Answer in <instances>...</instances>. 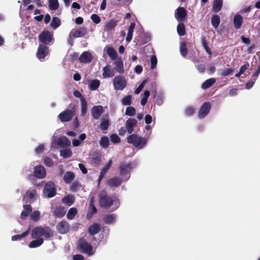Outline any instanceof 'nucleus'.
I'll return each instance as SVG.
<instances>
[{
    "label": "nucleus",
    "mask_w": 260,
    "mask_h": 260,
    "mask_svg": "<svg viewBox=\"0 0 260 260\" xmlns=\"http://www.w3.org/2000/svg\"><path fill=\"white\" fill-rule=\"evenodd\" d=\"M135 27V24L134 23H132L129 26L128 29V33L127 35L126 38V40L127 42H130L133 37V33L134 31V28Z\"/></svg>",
    "instance_id": "obj_37"
},
{
    "label": "nucleus",
    "mask_w": 260,
    "mask_h": 260,
    "mask_svg": "<svg viewBox=\"0 0 260 260\" xmlns=\"http://www.w3.org/2000/svg\"><path fill=\"white\" fill-rule=\"evenodd\" d=\"M102 76L104 78H108L113 77L115 75L114 69L112 68L110 64H107L103 69Z\"/></svg>",
    "instance_id": "obj_15"
},
{
    "label": "nucleus",
    "mask_w": 260,
    "mask_h": 260,
    "mask_svg": "<svg viewBox=\"0 0 260 260\" xmlns=\"http://www.w3.org/2000/svg\"><path fill=\"white\" fill-rule=\"evenodd\" d=\"M137 120L134 118H129L125 122V126L128 134H132L136 126Z\"/></svg>",
    "instance_id": "obj_17"
},
{
    "label": "nucleus",
    "mask_w": 260,
    "mask_h": 260,
    "mask_svg": "<svg viewBox=\"0 0 260 260\" xmlns=\"http://www.w3.org/2000/svg\"><path fill=\"white\" fill-rule=\"evenodd\" d=\"M74 197L71 195L67 196L62 199V202L69 206H71L74 203Z\"/></svg>",
    "instance_id": "obj_38"
},
{
    "label": "nucleus",
    "mask_w": 260,
    "mask_h": 260,
    "mask_svg": "<svg viewBox=\"0 0 260 260\" xmlns=\"http://www.w3.org/2000/svg\"><path fill=\"white\" fill-rule=\"evenodd\" d=\"M216 80L214 78H210L206 80L202 85L203 89H207L210 87L215 82Z\"/></svg>",
    "instance_id": "obj_36"
},
{
    "label": "nucleus",
    "mask_w": 260,
    "mask_h": 260,
    "mask_svg": "<svg viewBox=\"0 0 260 260\" xmlns=\"http://www.w3.org/2000/svg\"><path fill=\"white\" fill-rule=\"evenodd\" d=\"M37 195L36 191L35 189H30L26 192L23 200L26 202H32L36 200Z\"/></svg>",
    "instance_id": "obj_18"
},
{
    "label": "nucleus",
    "mask_w": 260,
    "mask_h": 260,
    "mask_svg": "<svg viewBox=\"0 0 260 260\" xmlns=\"http://www.w3.org/2000/svg\"><path fill=\"white\" fill-rule=\"evenodd\" d=\"M44 149V146L43 145H39L36 149L37 153H40L43 152Z\"/></svg>",
    "instance_id": "obj_63"
},
{
    "label": "nucleus",
    "mask_w": 260,
    "mask_h": 260,
    "mask_svg": "<svg viewBox=\"0 0 260 260\" xmlns=\"http://www.w3.org/2000/svg\"><path fill=\"white\" fill-rule=\"evenodd\" d=\"M243 22V17L239 14H236L233 18V24L235 29H240Z\"/></svg>",
    "instance_id": "obj_20"
},
{
    "label": "nucleus",
    "mask_w": 260,
    "mask_h": 260,
    "mask_svg": "<svg viewBox=\"0 0 260 260\" xmlns=\"http://www.w3.org/2000/svg\"><path fill=\"white\" fill-rule=\"evenodd\" d=\"M44 164L48 167H51L54 165V162L52 159L48 157H45L43 158Z\"/></svg>",
    "instance_id": "obj_52"
},
{
    "label": "nucleus",
    "mask_w": 260,
    "mask_h": 260,
    "mask_svg": "<svg viewBox=\"0 0 260 260\" xmlns=\"http://www.w3.org/2000/svg\"><path fill=\"white\" fill-rule=\"evenodd\" d=\"M180 51L182 56L185 57L187 53L186 44L185 42H182L180 45Z\"/></svg>",
    "instance_id": "obj_40"
},
{
    "label": "nucleus",
    "mask_w": 260,
    "mask_h": 260,
    "mask_svg": "<svg viewBox=\"0 0 260 260\" xmlns=\"http://www.w3.org/2000/svg\"><path fill=\"white\" fill-rule=\"evenodd\" d=\"M56 189L55 184L52 181H48L45 183L43 191V196L45 198H50L55 196Z\"/></svg>",
    "instance_id": "obj_6"
},
{
    "label": "nucleus",
    "mask_w": 260,
    "mask_h": 260,
    "mask_svg": "<svg viewBox=\"0 0 260 260\" xmlns=\"http://www.w3.org/2000/svg\"><path fill=\"white\" fill-rule=\"evenodd\" d=\"M145 121L146 124H149L152 122V117L150 115H147L145 118Z\"/></svg>",
    "instance_id": "obj_64"
},
{
    "label": "nucleus",
    "mask_w": 260,
    "mask_h": 260,
    "mask_svg": "<svg viewBox=\"0 0 260 260\" xmlns=\"http://www.w3.org/2000/svg\"><path fill=\"white\" fill-rule=\"evenodd\" d=\"M132 96L130 95H126L121 100L122 105L127 106L130 105L131 104Z\"/></svg>",
    "instance_id": "obj_51"
},
{
    "label": "nucleus",
    "mask_w": 260,
    "mask_h": 260,
    "mask_svg": "<svg viewBox=\"0 0 260 260\" xmlns=\"http://www.w3.org/2000/svg\"><path fill=\"white\" fill-rule=\"evenodd\" d=\"M210 108H211V105H210V103H209V102L204 103L199 111V113H198L199 118L200 119L204 118L209 112Z\"/></svg>",
    "instance_id": "obj_11"
},
{
    "label": "nucleus",
    "mask_w": 260,
    "mask_h": 260,
    "mask_svg": "<svg viewBox=\"0 0 260 260\" xmlns=\"http://www.w3.org/2000/svg\"><path fill=\"white\" fill-rule=\"evenodd\" d=\"M81 115L84 116L87 111V103L84 98H81Z\"/></svg>",
    "instance_id": "obj_27"
},
{
    "label": "nucleus",
    "mask_w": 260,
    "mask_h": 260,
    "mask_svg": "<svg viewBox=\"0 0 260 260\" xmlns=\"http://www.w3.org/2000/svg\"><path fill=\"white\" fill-rule=\"evenodd\" d=\"M86 238L87 239L82 238L79 240L78 247L82 252L86 253L88 255H92L94 253L95 247L98 244L93 243L94 240L89 241V237Z\"/></svg>",
    "instance_id": "obj_3"
},
{
    "label": "nucleus",
    "mask_w": 260,
    "mask_h": 260,
    "mask_svg": "<svg viewBox=\"0 0 260 260\" xmlns=\"http://www.w3.org/2000/svg\"><path fill=\"white\" fill-rule=\"evenodd\" d=\"M37 239L32 241L28 246L30 248H36L41 246L44 242V239L42 238H37Z\"/></svg>",
    "instance_id": "obj_28"
},
{
    "label": "nucleus",
    "mask_w": 260,
    "mask_h": 260,
    "mask_svg": "<svg viewBox=\"0 0 260 260\" xmlns=\"http://www.w3.org/2000/svg\"><path fill=\"white\" fill-rule=\"evenodd\" d=\"M100 81L98 79L92 80L89 83V88L91 90H96L100 85Z\"/></svg>",
    "instance_id": "obj_35"
},
{
    "label": "nucleus",
    "mask_w": 260,
    "mask_h": 260,
    "mask_svg": "<svg viewBox=\"0 0 260 260\" xmlns=\"http://www.w3.org/2000/svg\"><path fill=\"white\" fill-rule=\"evenodd\" d=\"M147 80H144L143 81V82L140 84V85L139 86V87L135 90V92L136 94H139L142 89L144 88L145 84L147 83Z\"/></svg>",
    "instance_id": "obj_55"
},
{
    "label": "nucleus",
    "mask_w": 260,
    "mask_h": 260,
    "mask_svg": "<svg viewBox=\"0 0 260 260\" xmlns=\"http://www.w3.org/2000/svg\"><path fill=\"white\" fill-rule=\"evenodd\" d=\"M222 6V0H214L212 9L215 12H219Z\"/></svg>",
    "instance_id": "obj_33"
},
{
    "label": "nucleus",
    "mask_w": 260,
    "mask_h": 260,
    "mask_svg": "<svg viewBox=\"0 0 260 260\" xmlns=\"http://www.w3.org/2000/svg\"><path fill=\"white\" fill-rule=\"evenodd\" d=\"M114 69L119 73L123 72V64L122 60L120 59H117L114 62Z\"/></svg>",
    "instance_id": "obj_25"
},
{
    "label": "nucleus",
    "mask_w": 260,
    "mask_h": 260,
    "mask_svg": "<svg viewBox=\"0 0 260 260\" xmlns=\"http://www.w3.org/2000/svg\"><path fill=\"white\" fill-rule=\"evenodd\" d=\"M112 164V161L111 159H110L107 164L102 169L101 171V173L103 174V175H105L107 173L108 170L109 169L110 167L111 166Z\"/></svg>",
    "instance_id": "obj_54"
},
{
    "label": "nucleus",
    "mask_w": 260,
    "mask_h": 260,
    "mask_svg": "<svg viewBox=\"0 0 260 260\" xmlns=\"http://www.w3.org/2000/svg\"><path fill=\"white\" fill-rule=\"evenodd\" d=\"M109 140L107 137H103L101 138L100 144L104 148H107L109 145Z\"/></svg>",
    "instance_id": "obj_47"
},
{
    "label": "nucleus",
    "mask_w": 260,
    "mask_h": 260,
    "mask_svg": "<svg viewBox=\"0 0 260 260\" xmlns=\"http://www.w3.org/2000/svg\"><path fill=\"white\" fill-rule=\"evenodd\" d=\"M202 46L206 50V52L211 55L212 54V52L208 46L207 41L204 39L202 40Z\"/></svg>",
    "instance_id": "obj_56"
},
{
    "label": "nucleus",
    "mask_w": 260,
    "mask_h": 260,
    "mask_svg": "<svg viewBox=\"0 0 260 260\" xmlns=\"http://www.w3.org/2000/svg\"><path fill=\"white\" fill-rule=\"evenodd\" d=\"M53 235V231L48 226H38L34 228L31 232L32 239L40 238L41 236L49 238L52 237Z\"/></svg>",
    "instance_id": "obj_4"
},
{
    "label": "nucleus",
    "mask_w": 260,
    "mask_h": 260,
    "mask_svg": "<svg viewBox=\"0 0 260 260\" xmlns=\"http://www.w3.org/2000/svg\"><path fill=\"white\" fill-rule=\"evenodd\" d=\"M60 153L61 156L66 158L72 156V152L70 149H64L61 150Z\"/></svg>",
    "instance_id": "obj_43"
},
{
    "label": "nucleus",
    "mask_w": 260,
    "mask_h": 260,
    "mask_svg": "<svg viewBox=\"0 0 260 260\" xmlns=\"http://www.w3.org/2000/svg\"><path fill=\"white\" fill-rule=\"evenodd\" d=\"M74 113L75 111L74 110H66L60 113L58 117L62 122L69 121L73 117Z\"/></svg>",
    "instance_id": "obj_10"
},
{
    "label": "nucleus",
    "mask_w": 260,
    "mask_h": 260,
    "mask_svg": "<svg viewBox=\"0 0 260 260\" xmlns=\"http://www.w3.org/2000/svg\"><path fill=\"white\" fill-rule=\"evenodd\" d=\"M30 230V226H29L28 228V229L25 232H23L22 234H20V235H14V236H12V240L15 241L21 240L22 238L26 237V236H27L28 235Z\"/></svg>",
    "instance_id": "obj_34"
},
{
    "label": "nucleus",
    "mask_w": 260,
    "mask_h": 260,
    "mask_svg": "<svg viewBox=\"0 0 260 260\" xmlns=\"http://www.w3.org/2000/svg\"><path fill=\"white\" fill-rule=\"evenodd\" d=\"M41 213L39 211H35L30 215L31 218L34 221H38L40 219Z\"/></svg>",
    "instance_id": "obj_53"
},
{
    "label": "nucleus",
    "mask_w": 260,
    "mask_h": 260,
    "mask_svg": "<svg viewBox=\"0 0 260 260\" xmlns=\"http://www.w3.org/2000/svg\"><path fill=\"white\" fill-rule=\"evenodd\" d=\"M177 32L180 36H184L185 34V26L183 23H180L177 26Z\"/></svg>",
    "instance_id": "obj_49"
},
{
    "label": "nucleus",
    "mask_w": 260,
    "mask_h": 260,
    "mask_svg": "<svg viewBox=\"0 0 260 260\" xmlns=\"http://www.w3.org/2000/svg\"><path fill=\"white\" fill-rule=\"evenodd\" d=\"M48 53V48L44 45H40L38 49L37 56L39 59H41L44 58Z\"/></svg>",
    "instance_id": "obj_16"
},
{
    "label": "nucleus",
    "mask_w": 260,
    "mask_h": 260,
    "mask_svg": "<svg viewBox=\"0 0 260 260\" xmlns=\"http://www.w3.org/2000/svg\"><path fill=\"white\" fill-rule=\"evenodd\" d=\"M31 207L30 205H23V210L21 214V217L22 219H24L28 214L31 212Z\"/></svg>",
    "instance_id": "obj_30"
},
{
    "label": "nucleus",
    "mask_w": 260,
    "mask_h": 260,
    "mask_svg": "<svg viewBox=\"0 0 260 260\" xmlns=\"http://www.w3.org/2000/svg\"><path fill=\"white\" fill-rule=\"evenodd\" d=\"M126 83L125 78L120 76H116L113 79L114 89L116 90H123L126 86Z\"/></svg>",
    "instance_id": "obj_7"
},
{
    "label": "nucleus",
    "mask_w": 260,
    "mask_h": 260,
    "mask_svg": "<svg viewBox=\"0 0 260 260\" xmlns=\"http://www.w3.org/2000/svg\"><path fill=\"white\" fill-rule=\"evenodd\" d=\"M92 59V56L90 52L85 51L81 55L79 60L80 62L84 63H89Z\"/></svg>",
    "instance_id": "obj_22"
},
{
    "label": "nucleus",
    "mask_w": 260,
    "mask_h": 260,
    "mask_svg": "<svg viewBox=\"0 0 260 260\" xmlns=\"http://www.w3.org/2000/svg\"><path fill=\"white\" fill-rule=\"evenodd\" d=\"M105 49L108 55L111 59L114 60L117 58V53L113 48L111 47H106Z\"/></svg>",
    "instance_id": "obj_26"
},
{
    "label": "nucleus",
    "mask_w": 260,
    "mask_h": 260,
    "mask_svg": "<svg viewBox=\"0 0 260 260\" xmlns=\"http://www.w3.org/2000/svg\"><path fill=\"white\" fill-rule=\"evenodd\" d=\"M111 141L114 143H118L120 141V138L116 134H113L110 137Z\"/></svg>",
    "instance_id": "obj_59"
},
{
    "label": "nucleus",
    "mask_w": 260,
    "mask_h": 260,
    "mask_svg": "<svg viewBox=\"0 0 260 260\" xmlns=\"http://www.w3.org/2000/svg\"><path fill=\"white\" fill-rule=\"evenodd\" d=\"M134 168L131 163H122L119 167L120 175L122 180L117 177H115L108 180L107 185L112 188L118 187L123 181H127L130 177V171Z\"/></svg>",
    "instance_id": "obj_1"
},
{
    "label": "nucleus",
    "mask_w": 260,
    "mask_h": 260,
    "mask_svg": "<svg viewBox=\"0 0 260 260\" xmlns=\"http://www.w3.org/2000/svg\"><path fill=\"white\" fill-rule=\"evenodd\" d=\"M220 23V18L219 17L216 15L212 16L211 18V24L212 26L216 28L218 27L219 24Z\"/></svg>",
    "instance_id": "obj_41"
},
{
    "label": "nucleus",
    "mask_w": 260,
    "mask_h": 260,
    "mask_svg": "<svg viewBox=\"0 0 260 260\" xmlns=\"http://www.w3.org/2000/svg\"><path fill=\"white\" fill-rule=\"evenodd\" d=\"M197 68L199 72L202 73H204L206 70V67L205 64H200L197 66Z\"/></svg>",
    "instance_id": "obj_61"
},
{
    "label": "nucleus",
    "mask_w": 260,
    "mask_h": 260,
    "mask_svg": "<svg viewBox=\"0 0 260 260\" xmlns=\"http://www.w3.org/2000/svg\"><path fill=\"white\" fill-rule=\"evenodd\" d=\"M127 141L128 143L134 145L136 147L141 149L146 144L147 139L137 135L132 134L127 137Z\"/></svg>",
    "instance_id": "obj_5"
},
{
    "label": "nucleus",
    "mask_w": 260,
    "mask_h": 260,
    "mask_svg": "<svg viewBox=\"0 0 260 260\" xmlns=\"http://www.w3.org/2000/svg\"><path fill=\"white\" fill-rule=\"evenodd\" d=\"M101 230V225L99 223H94L90 225L88 228V233L90 234L88 240H95L94 235L99 233Z\"/></svg>",
    "instance_id": "obj_8"
},
{
    "label": "nucleus",
    "mask_w": 260,
    "mask_h": 260,
    "mask_svg": "<svg viewBox=\"0 0 260 260\" xmlns=\"http://www.w3.org/2000/svg\"><path fill=\"white\" fill-rule=\"evenodd\" d=\"M49 7L51 10H56L59 7L58 0H49Z\"/></svg>",
    "instance_id": "obj_39"
},
{
    "label": "nucleus",
    "mask_w": 260,
    "mask_h": 260,
    "mask_svg": "<svg viewBox=\"0 0 260 260\" xmlns=\"http://www.w3.org/2000/svg\"><path fill=\"white\" fill-rule=\"evenodd\" d=\"M53 213L55 216L61 217L65 214L66 210L63 207H57L55 209Z\"/></svg>",
    "instance_id": "obj_31"
},
{
    "label": "nucleus",
    "mask_w": 260,
    "mask_h": 260,
    "mask_svg": "<svg viewBox=\"0 0 260 260\" xmlns=\"http://www.w3.org/2000/svg\"><path fill=\"white\" fill-rule=\"evenodd\" d=\"M99 204L102 207L109 208L112 206L113 210H116L119 206V200L115 197L107 195L105 190H102L99 194Z\"/></svg>",
    "instance_id": "obj_2"
},
{
    "label": "nucleus",
    "mask_w": 260,
    "mask_h": 260,
    "mask_svg": "<svg viewBox=\"0 0 260 260\" xmlns=\"http://www.w3.org/2000/svg\"><path fill=\"white\" fill-rule=\"evenodd\" d=\"M34 174L37 178L43 179L46 176V171L43 166L39 165L34 168Z\"/></svg>",
    "instance_id": "obj_12"
},
{
    "label": "nucleus",
    "mask_w": 260,
    "mask_h": 260,
    "mask_svg": "<svg viewBox=\"0 0 260 260\" xmlns=\"http://www.w3.org/2000/svg\"><path fill=\"white\" fill-rule=\"evenodd\" d=\"M90 18L92 21L94 22L95 24H98L101 21V19L100 17L96 14H93L91 15Z\"/></svg>",
    "instance_id": "obj_58"
},
{
    "label": "nucleus",
    "mask_w": 260,
    "mask_h": 260,
    "mask_svg": "<svg viewBox=\"0 0 260 260\" xmlns=\"http://www.w3.org/2000/svg\"><path fill=\"white\" fill-rule=\"evenodd\" d=\"M94 198L93 197H92L90 199V201L89 203V209L90 212L92 214H93L96 213V209L94 205Z\"/></svg>",
    "instance_id": "obj_48"
},
{
    "label": "nucleus",
    "mask_w": 260,
    "mask_h": 260,
    "mask_svg": "<svg viewBox=\"0 0 260 260\" xmlns=\"http://www.w3.org/2000/svg\"><path fill=\"white\" fill-rule=\"evenodd\" d=\"M194 111V108L193 107H187L186 109V110H185V114L187 115H190L192 113H193Z\"/></svg>",
    "instance_id": "obj_62"
},
{
    "label": "nucleus",
    "mask_w": 260,
    "mask_h": 260,
    "mask_svg": "<svg viewBox=\"0 0 260 260\" xmlns=\"http://www.w3.org/2000/svg\"><path fill=\"white\" fill-rule=\"evenodd\" d=\"M87 32L85 27H80L79 29L72 31V33L74 37L79 38L84 36Z\"/></svg>",
    "instance_id": "obj_24"
},
{
    "label": "nucleus",
    "mask_w": 260,
    "mask_h": 260,
    "mask_svg": "<svg viewBox=\"0 0 260 260\" xmlns=\"http://www.w3.org/2000/svg\"><path fill=\"white\" fill-rule=\"evenodd\" d=\"M58 145L61 147H69L71 145L70 141L65 136L60 137L57 141Z\"/></svg>",
    "instance_id": "obj_23"
},
{
    "label": "nucleus",
    "mask_w": 260,
    "mask_h": 260,
    "mask_svg": "<svg viewBox=\"0 0 260 260\" xmlns=\"http://www.w3.org/2000/svg\"><path fill=\"white\" fill-rule=\"evenodd\" d=\"M187 12L183 7L178 8L175 12V17L178 21H182L186 16Z\"/></svg>",
    "instance_id": "obj_19"
},
{
    "label": "nucleus",
    "mask_w": 260,
    "mask_h": 260,
    "mask_svg": "<svg viewBox=\"0 0 260 260\" xmlns=\"http://www.w3.org/2000/svg\"><path fill=\"white\" fill-rule=\"evenodd\" d=\"M103 111V107L102 106H94L91 110V113L94 119H99Z\"/></svg>",
    "instance_id": "obj_14"
},
{
    "label": "nucleus",
    "mask_w": 260,
    "mask_h": 260,
    "mask_svg": "<svg viewBox=\"0 0 260 260\" xmlns=\"http://www.w3.org/2000/svg\"><path fill=\"white\" fill-rule=\"evenodd\" d=\"M75 178V175L72 172H67L63 176V180L66 183H70Z\"/></svg>",
    "instance_id": "obj_32"
},
{
    "label": "nucleus",
    "mask_w": 260,
    "mask_h": 260,
    "mask_svg": "<svg viewBox=\"0 0 260 260\" xmlns=\"http://www.w3.org/2000/svg\"><path fill=\"white\" fill-rule=\"evenodd\" d=\"M60 19L56 17H54L53 18L52 22L51 23V26L53 29H56L60 25Z\"/></svg>",
    "instance_id": "obj_46"
},
{
    "label": "nucleus",
    "mask_w": 260,
    "mask_h": 260,
    "mask_svg": "<svg viewBox=\"0 0 260 260\" xmlns=\"http://www.w3.org/2000/svg\"><path fill=\"white\" fill-rule=\"evenodd\" d=\"M77 213V210L75 208H71L67 215V218L69 219H73Z\"/></svg>",
    "instance_id": "obj_45"
},
{
    "label": "nucleus",
    "mask_w": 260,
    "mask_h": 260,
    "mask_svg": "<svg viewBox=\"0 0 260 260\" xmlns=\"http://www.w3.org/2000/svg\"><path fill=\"white\" fill-rule=\"evenodd\" d=\"M39 38L43 43L49 45L53 40V35L49 31H45L39 35Z\"/></svg>",
    "instance_id": "obj_9"
},
{
    "label": "nucleus",
    "mask_w": 260,
    "mask_h": 260,
    "mask_svg": "<svg viewBox=\"0 0 260 260\" xmlns=\"http://www.w3.org/2000/svg\"><path fill=\"white\" fill-rule=\"evenodd\" d=\"M234 70L232 68L226 69L224 71H221V70H218V73L219 75L221 76H227L231 75Z\"/></svg>",
    "instance_id": "obj_44"
},
{
    "label": "nucleus",
    "mask_w": 260,
    "mask_h": 260,
    "mask_svg": "<svg viewBox=\"0 0 260 260\" xmlns=\"http://www.w3.org/2000/svg\"><path fill=\"white\" fill-rule=\"evenodd\" d=\"M109 125V116L108 115H103L101 119V122L99 126V128L102 131H106L108 128Z\"/></svg>",
    "instance_id": "obj_21"
},
{
    "label": "nucleus",
    "mask_w": 260,
    "mask_h": 260,
    "mask_svg": "<svg viewBox=\"0 0 260 260\" xmlns=\"http://www.w3.org/2000/svg\"><path fill=\"white\" fill-rule=\"evenodd\" d=\"M249 66V64L248 63V62H246L243 66L241 67L239 70L240 73L243 74L245 72V71L248 68Z\"/></svg>",
    "instance_id": "obj_60"
},
{
    "label": "nucleus",
    "mask_w": 260,
    "mask_h": 260,
    "mask_svg": "<svg viewBox=\"0 0 260 260\" xmlns=\"http://www.w3.org/2000/svg\"><path fill=\"white\" fill-rule=\"evenodd\" d=\"M56 229L62 234L67 233L70 229V225L66 221H61L58 223Z\"/></svg>",
    "instance_id": "obj_13"
},
{
    "label": "nucleus",
    "mask_w": 260,
    "mask_h": 260,
    "mask_svg": "<svg viewBox=\"0 0 260 260\" xmlns=\"http://www.w3.org/2000/svg\"><path fill=\"white\" fill-rule=\"evenodd\" d=\"M157 60L156 57L154 55H152L151 56V69H154L157 64Z\"/></svg>",
    "instance_id": "obj_57"
},
{
    "label": "nucleus",
    "mask_w": 260,
    "mask_h": 260,
    "mask_svg": "<svg viewBox=\"0 0 260 260\" xmlns=\"http://www.w3.org/2000/svg\"><path fill=\"white\" fill-rule=\"evenodd\" d=\"M104 221L106 223H113L115 221V216L113 214L107 215L104 217Z\"/></svg>",
    "instance_id": "obj_42"
},
{
    "label": "nucleus",
    "mask_w": 260,
    "mask_h": 260,
    "mask_svg": "<svg viewBox=\"0 0 260 260\" xmlns=\"http://www.w3.org/2000/svg\"><path fill=\"white\" fill-rule=\"evenodd\" d=\"M116 25L117 22L115 20H111L106 24L104 30L107 31H111L114 29Z\"/></svg>",
    "instance_id": "obj_29"
},
{
    "label": "nucleus",
    "mask_w": 260,
    "mask_h": 260,
    "mask_svg": "<svg viewBox=\"0 0 260 260\" xmlns=\"http://www.w3.org/2000/svg\"><path fill=\"white\" fill-rule=\"evenodd\" d=\"M125 114L126 115L133 116L136 114V109L133 107H128L126 109Z\"/></svg>",
    "instance_id": "obj_50"
}]
</instances>
